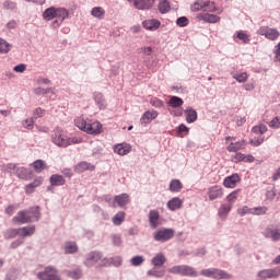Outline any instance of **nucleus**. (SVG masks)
<instances>
[{"mask_svg":"<svg viewBox=\"0 0 280 280\" xmlns=\"http://www.w3.org/2000/svg\"><path fill=\"white\" fill-rule=\"evenodd\" d=\"M26 213L30 218H32V222H38V220H40V208L38 207L27 209Z\"/></svg>","mask_w":280,"mask_h":280,"instance_id":"obj_35","label":"nucleus"},{"mask_svg":"<svg viewBox=\"0 0 280 280\" xmlns=\"http://www.w3.org/2000/svg\"><path fill=\"white\" fill-rule=\"evenodd\" d=\"M74 124L79 130L86 132V135H102V122L94 121L92 124L86 122L84 118H77Z\"/></svg>","mask_w":280,"mask_h":280,"instance_id":"obj_2","label":"nucleus"},{"mask_svg":"<svg viewBox=\"0 0 280 280\" xmlns=\"http://www.w3.org/2000/svg\"><path fill=\"white\" fill-rule=\"evenodd\" d=\"M67 277H69L70 279H82V270L80 268H74L72 270H68L67 271Z\"/></svg>","mask_w":280,"mask_h":280,"instance_id":"obj_43","label":"nucleus"},{"mask_svg":"<svg viewBox=\"0 0 280 280\" xmlns=\"http://www.w3.org/2000/svg\"><path fill=\"white\" fill-rule=\"evenodd\" d=\"M215 12L218 8H215V2L211 1H197L191 7V12Z\"/></svg>","mask_w":280,"mask_h":280,"instance_id":"obj_9","label":"nucleus"},{"mask_svg":"<svg viewBox=\"0 0 280 280\" xmlns=\"http://www.w3.org/2000/svg\"><path fill=\"white\" fill-rule=\"evenodd\" d=\"M126 220V212L119 211L117 212L113 218L112 222L114 226H121L124 224V221Z\"/></svg>","mask_w":280,"mask_h":280,"instance_id":"obj_37","label":"nucleus"},{"mask_svg":"<svg viewBox=\"0 0 280 280\" xmlns=\"http://www.w3.org/2000/svg\"><path fill=\"white\" fill-rule=\"evenodd\" d=\"M252 132H254V135H260V136L266 135V132H268V127L264 124H260L253 127Z\"/></svg>","mask_w":280,"mask_h":280,"instance_id":"obj_46","label":"nucleus"},{"mask_svg":"<svg viewBox=\"0 0 280 280\" xmlns=\"http://www.w3.org/2000/svg\"><path fill=\"white\" fill-rule=\"evenodd\" d=\"M20 231V237H32L36 233V226L35 225H28L24 228H19Z\"/></svg>","mask_w":280,"mask_h":280,"instance_id":"obj_31","label":"nucleus"},{"mask_svg":"<svg viewBox=\"0 0 280 280\" xmlns=\"http://www.w3.org/2000/svg\"><path fill=\"white\" fill-rule=\"evenodd\" d=\"M128 202H130V196H128V194H121V195L115 196L116 207H126Z\"/></svg>","mask_w":280,"mask_h":280,"instance_id":"obj_34","label":"nucleus"},{"mask_svg":"<svg viewBox=\"0 0 280 280\" xmlns=\"http://www.w3.org/2000/svg\"><path fill=\"white\" fill-rule=\"evenodd\" d=\"M150 104L154 106L155 108H161L163 107V101L159 98H151Z\"/></svg>","mask_w":280,"mask_h":280,"instance_id":"obj_64","label":"nucleus"},{"mask_svg":"<svg viewBox=\"0 0 280 280\" xmlns=\"http://www.w3.org/2000/svg\"><path fill=\"white\" fill-rule=\"evenodd\" d=\"M156 117H159V113L156 110H151V112L148 110L142 115V117L140 118V121L142 126H148V124H150L152 119H156Z\"/></svg>","mask_w":280,"mask_h":280,"instance_id":"obj_23","label":"nucleus"},{"mask_svg":"<svg viewBox=\"0 0 280 280\" xmlns=\"http://www.w3.org/2000/svg\"><path fill=\"white\" fill-rule=\"evenodd\" d=\"M268 213V207L259 206L252 208V215H266Z\"/></svg>","mask_w":280,"mask_h":280,"instance_id":"obj_44","label":"nucleus"},{"mask_svg":"<svg viewBox=\"0 0 280 280\" xmlns=\"http://www.w3.org/2000/svg\"><path fill=\"white\" fill-rule=\"evenodd\" d=\"M33 92H34L35 95H47L49 93H51L52 95H56V89H54V88H48V89L35 88L33 90Z\"/></svg>","mask_w":280,"mask_h":280,"instance_id":"obj_40","label":"nucleus"},{"mask_svg":"<svg viewBox=\"0 0 280 280\" xmlns=\"http://www.w3.org/2000/svg\"><path fill=\"white\" fill-rule=\"evenodd\" d=\"M91 14L94 16V19H98V21H102V19H104V15L106 14V11L102 7H94L91 10Z\"/></svg>","mask_w":280,"mask_h":280,"instance_id":"obj_39","label":"nucleus"},{"mask_svg":"<svg viewBox=\"0 0 280 280\" xmlns=\"http://www.w3.org/2000/svg\"><path fill=\"white\" fill-rule=\"evenodd\" d=\"M270 128H279L280 127V117L276 116L271 121H269Z\"/></svg>","mask_w":280,"mask_h":280,"instance_id":"obj_63","label":"nucleus"},{"mask_svg":"<svg viewBox=\"0 0 280 280\" xmlns=\"http://www.w3.org/2000/svg\"><path fill=\"white\" fill-rule=\"evenodd\" d=\"M183 104H185V102L178 96H172L168 101V106H171V108H180Z\"/></svg>","mask_w":280,"mask_h":280,"instance_id":"obj_41","label":"nucleus"},{"mask_svg":"<svg viewBox=\"0 0 280 280\" xmlns=\"http://www.w3.org/2000/svg\"><path fill=\"white\" fill-rule=\"evenodd\" d=\"M156 0H133V5L137 10H150Z\"/></svg>","mask_w":280,"mask_h":280,"instance_id":"obj_16","label":"nucleus"},{"mask_svg":"<svg viewBox=\"0 0 280 280\" xmlns=\"http://www.w3.org/2000/svg\"><path fill=\"white\" fill-rule=\"evenodd\" d=\"M38 280H62L60 273H58V268L55 266H47L43 271L36 273Z\"/></svg>","mask_w":280,"mask_h":280,"instance_id":"obj_6","label":"nucleus"},{"mask_svg":"<svg viewBox=\"0 0 280 280\" xmlns=\"http://www.w3.org/2000/svg\"><path fill=\"white\" fill-rule=\"evenodd\" d=\"M161 214L156 210L149 211V224L152 229H156L160 224Z\"/></svg>","mask_w":280,"mask_h":280,"instance_id":"obj_24","label":"nucleus"},{"mask_svg":"<svg viewBox=\"0 0 280 280\" xmlns=\"http://www.w3.org/2000/svg\"><path fill=\"white\" fill-rule=\"evenodd\" d=\"M33 117L35 119H38V117H45V109L37 107L34 112H33Z\"/></svg>","mask_w":280,"mask_h":280,"instance_id":"obj_62","label":"nucleus"},{"mask_svg":"<svg viewBox=\"0 0 280 280\" xmlns=\"http://www.w3.org/2000/svg\"><path fill=\"white\" fill-rule=\"evenodd\" d=\"M246 148V141H237V142H231L228 147L226 150L228 152H238V150H244Z\"/></svg>","mask_w":280,"mask_h":280,"instance_id":"obj_33","label":"nucleus"},{"mask_svg":"<svg viewBox=\"0 0 280 280\" xmlns=\"http://www.w3.org/2000/svg\"><path fill=\"white\" fill-rule=\"evenodd\" d=\"M234 80H236V82H240V84L246 82L248 80V73L246 72H238L233 74Z\"/></svg>","mask_w":280,"mask_h":280,"instance_id":"obj_49","label":"nucleus"},{"mask_svg":"<svg viewBox=\"0 0 280 280\" xmlns=\"http://www.w3.org/2000/svg\"><path fill=\"white\" fill-rule=\"evenodd\" d=\"M166 207L170 211H176L183 207V201L178 197H174L167 201Z\"/></svg>","mask_w":280,"mask_h":280,"instance_id":"obj_30","label":"nucleus"},{"mask_svg":"<svg viewBox=\"0 0 280 280\" xmlns=\"http://www.w3.org/2000/svg\"><path fill=\"white\" fill-rule=\"evenodd\" d=\"M197 19H199V21H205V23H219L220 21V16L211 13H199Z\"/></svg>","mask_w":280,"mask_h":280,"instance_id":"obj_22","label":"nucleus"},{"mask_svg":"<svg viewBox=\"0 0 280 280\" xmlns=\"http://www.w3.org/2000/svg\"><path fill=\"white\" fill-rule=\"evenodd\" d=\"M231 209H233V206L231 203H223L220 206L218 210V215L221 220H226L229 217V213H231Z\"/></svg>","mask_w":280,"mask_h":280,"instance_id":"obj_27","label":"nucleus"},{"mask_svg":"<svg viewBox=\"0 0 280 280\" xmlns=\"http://www.w3.org/2000/svg\"><path fill=\"white\" fill-rule=\"evenodd\" d=\"M102 200H105L108 207H113V209L117 208V205H115V197L113 198L110 195H106L102 198Z\"/></svg>","mask_w":280,"mask_h":280,"instance_id":"obj_56","label":"nucleus"},{"mask_svg":"<svg viewBox=\"0 0 280 280\" xmlns=\"http://www.w3.org/2000/svg\"><path fill=\"white\" fill-rule=\"evenodd\" d=\"M166 261L167 258L163 253L155 254L154 257L151 259V264L153 265L154 268H161V266H165Z\"/></svg>","mask_w":280,"mask_h":280,"instance_id":"obj_21","label":"nucleus"},{"mask_svg":"<svg viewBox=\"0 0 280 280\" xmlns=\"http://www.w3.org/2000/svg\"><path fill=\"white\" fill-rule=\"evenodd\" d=\"M174 229L172 228H161L160 230L153 233L154 242H161L162 244L165 242H170L174 237Z\"/></svg>","mask_w":280,"mask_h":280,"instance_id":"obj_7","label":"nucleus"},{"mask_svg":"<svg viewBox=\"0 0 280 280\" xmlns=\"http://www.w3.org/2000/svg\"><path fill=\"white\" fill-rule=\"evenodd\" d=\"M43 177H37L33 183L26 185L24 188L25 194H34V189H36V187H40L43 185Z\"/></svg>","mask_w":280,"mask_h":280,"instance_id":"obj_32","label":"nucleus"},{"mask_svg":"<svg viewBox=\"0 0 280 280\" xmlns=\"http://www.w3.org/2000/svg\"><path fill=\"white\" fill-rule=\"evenodd\" d=\"M112 242L114 246H121V244H124V241L121 240V235L119 234H113Z\"/></svg>","mask_w":280,"mask_h":280,"instance_id":"obj_58","label":"nucleus"},{"mask_svg":"<svg viewBox=\"0 0 280 280\" xmlns=\"http://www.w3.org/2000/svg\"><path fill=\"white\" fill-rule=\"evenodd\" d=\"M132 150V147L128 143H121V144H116L114 147V152L116 154H119V156H126V154H130V151Z\"/></svg>","mask_w":280,"mask_h":280,"instance_id":"obj_20","label":"nucleus"},{"mask_svg":"<svg viewBox=\"0 0 280 280\" xmlns=\"http://www.w3.org/2000/svg\"><path fill=\"white\" fill-rule=\"evenodd\" d=\"M93 100L96 106L100 108V110H106V98H104V94L95 92L93 94Z\"/></svg>","mask_w":280,"mask_h":280,"instance_id":"obj_26","label":"nucleus"},{"mask_svg":"<svg viewBox=\"0 0 280 280\" xmlns=\"http://www.w3.org/2000/svg\"><path fill=\"white\" fill-rule=\"evenodd\" d=\"M236 213L244 218V215H253V208H249L248 206H243L236 210Z\"/></svg>","mask_w":280,"mask_h":280,"instance_id":"obj_47","label":"nucleus"},{"mask_svg":"<svg viewBox=\"0 0 280 280\" xmlns=\"http://www.w3.org/2000/svg\"><path fill=\"white\" fill-rule=\"evenodd\" d=\"M201 277H208V279H215V280H230L233 279V275L226 272L225 270L219 268H208L202 269L200 271Z\"/></svg>","mask_w":280,"mask_h":280,"instance_id":"obj_3","label":"nucleus"},{"mask_svg":"<svg viewBox=\"0 0 280 280\" xmlns=\"http://www.w3.org/2000/svg\"><path fill=\"white\" fill-rule=\"evenodd\" d=\"M32 166L34 167L35 172H37L38 174H40V172H43V170L47 167L45 165V161L43 160H36L35 162H33Z\"/></svg>","mask_w":280,"mask_h":280,"instance_id":"obj_48","label":"nucleus"},{"mask_svg":"<svg viewBox=\"0 0 280 280\" xmlns=\"http://www.w3.org/2000/svg\"><path fill=\"white\" fill-rule=\"evenodd\" d=\"M50 141L57 148H69V136L65 135V131L59 127L52 130Z\"/></svg>","mask_w":280,"mask_h":280,"instance_id":"obj_4","label":"nucleus"},{"mask_svg":"<svg viewBox=\"0 0 280 280\" xmlns=\"http://www.w3.org/2000/svg\"><path fill=\"white\" fill-rule=\"evenodd\" d=\"M258 279H279L280 277V267H275L271 269H261L257 272Z\"/></svg>","mask_w":280,"mask_h":280,"instance_id":"obj_12","label":"nucleus"},{"mask_svg":"<svg viewBox=\"0 0 280 280\" xmlns=\"http://www.w3.org/2000/svg\"><path fill=\"white\" fill-rule=\"evenodd\" d=\"M178 27H187L189 25V19L187 16H180L176 20Z\"/></svg>","mask_w":280,"mask_h":280,"instance_id":"obj_55","label":"nucleus"},{"mask_svg":"<svg viewBox=\"0 0 280 280\" xmlns=\"http://www.w3.org/2000/svg\"><path fill=\"white\" fill-rule=\"evenodd\" d=\"M2 7H3L4 10H16V2L5 0L2 3Z\"/></svg>","mask_w":280,"mask_h":280,"instance_id":"obj_57","label":"nucleus"},{"mask_svg":"<svg viewBox=\"0 0 280 280\" xmlns=\"http://www.w3.org/2000/svg\"><path fill=\"white\" fill-rule=\"evenodd\" d=\"M168 272L171 275H180L182 277H198V272L196 271V268L189 266V265H176L168 269Z\"/></svg>","mask_w":280,"mask_h":280,"instance_id":"obj_5","label":"nucleus"},{"mask_svg":"<svg viewBox=\"0 0 280 280\" xmlns=\"http://www.w3.org/2000/svg\"><path fill=\"white\" fill-rule=\"evenodd\" d=\"M12 49L10 43L5 42L4 39L0 38V54H8Z\"/></svg>","mask_w":280,"mask_h":280,"instance_id":"obj_50","label":"nucleus"},{"mask_svg":"<svg viewBox=\"0 0 280 280\" xmlns=\"http://www.w3.org/2000/svg\"><path fill=\"white\" fill-rule=\"evenodd\" d=\"M93 170H95V166L89 162H80L74 167V172H77V174H82V172L86 171L93 172Z\"/></svg>","mask_w":280,"mask_h":280,"instance_id":"obj_28","label":"nucleus"},{"mask_svg":"<svg viewBox=\"0 0 280 280\" xmlns=\"http://www.w3.org/2000/svg\"><path fill=\"white\" fill-rule=\"evenodd\" d=\"M121 264H124V258H121V256H115L110 258L104 257L101 260L100 266L101 267L115 266V268H119Z\"/></svg>","mask_w":280,"mask_h":280,"instance_id":"obj_13","label":"nucleus"},{"mask_svg":"<svg viewBox=\"0 0 280 280\" xmlns=\"http://www.w3.org/2000/svg\"><path fill=\"white\" fill-rule=\"evenodd\" d=\"M42 16L44 21H54L51 25L56 28L62 25L66 19H69V10L62 7H50L43 12Z\"/></svg>","mask_w":280,"mask_h":280,"instance_id":"obj_1","label":"nucleus"},{"mask_svg":"<svg viewBox=\"0 0 280 280\" xmlns=\"http://www.w3.org/2000/svg\"><path fill=\"white\" fill-rule=\"evenodd\" d=\"M16 235H20L19 229H11L5 232L4 237H5V240H14V237H16Z\"/></svg>","mask_w":280,"mask_h":280,"instance_id":"obj_53","label":"nucleus"},{"mask_svg":"<svg viewBox=\"0 0 280 280\" xmlns=\"http://www.w3.org/2000/svg\"><path fill=\"white\" fill-rule=\"evenodd\" d=\"M102 259H104V255L102 254V252L94 250V252H90L85 256V260L83 264L86 268H93V266H97V265L100 268H102L100 266V264L102 262Z\"/></svg>","mask_w":280,"mask_h":280,"instance_id":"obj_8","label":"nucleus"},{"mask_svg":"<svg viewBox=\"0 0 280 280\" xmlns=\"http://www.w3.org/2000/svg\"><path fill=\"white\" fill-rule=\"evenodd\" d=\"M178 137H185V135H189V127H186L185 124H182L177 128ZM185 132V135L183 133Z\"/></svg>","mask_w":280,"mask_h":280,"instance_id":"obj_60","label":"nucleus"},{"mask_svg":"<svg viewBox=\"0 0 280 280\" xmlns=\"http://www.w3.org/2000/svg\"><path fill=\"white\" fill-rule=\"evenodd\" d=\"M22 125L26 130H32V128H34V118H27L23 120Z\"/></svg>","mask_w":280,"mask_h":280,"instance_id":"obj_59","label":"nucleus"},{"mask_svg":"<svg viewBox=\"0 0 280 280\" xmlns=\"http://www.w3.org/2000/svg\"><path fill=\"white\" fill-rule=\"evenodd\" d=\"M183 189V183L179 179H172L170 183V191L173 194L180 191Z\"/></svg>","mask_w":280,"mask_h":280,"instance_id":"obj_42","label":"nucleus"},{"mask_svg":"<svg viewBox=\"0 0 280 280\" xmlns=\"http://www.w3.org/2000/svg\"><path fill=\"white\" fill-rule=\"evenodd\" d=\"M145 261V258L143 256H133L130 260L131 266H141Z\"/></svg>","mask_w":280,"mask_h":280,"instance_id":"obj_54","label":"nucleus"},{"mask_svg":"<svg viewBox=\"0 0 280 280\" xmlns=\"http://www.w3.org/2000/svg\"><path fill=\"white\" fill-rule=\"evenodd\" d=\"M209 200H218L224 196V191L220 186H212L208 190Z\"/></svg>","mask_w":280,"mask_h":280,"instance_id":"obj_17","label":"nucleus"},{"mask_svg":"<svg viewBox=\"0 0 280 280\" xmlns=\"http://www.w3.org/2000/svg\"><path fill=\"white\" fill-rule=\"evenodd\" d=\"M78 250H80V247H78V243L73 241H68L63 245L65 255H75Z\"/></svg>","mask_w":280,"mask_h":280,"instance_id":"obj_19","label":"nucleus"},{"mask_svg":"<svg viewBox=\"0 0 280 280\" xmlns=\"http://www.w3.org/2000/svg\"><path fill=\"white\" fill-rule=\"evenodd\" d=\"M258 36H265L267 40H277L280 36V32L277 28L269 26H260L257 31Z\"/></svg>","mask_w":280,"mask_h":280,"instance_id":"obj_10","label":"nucleus"},{"mask_svg":"<svg viewBox=\"0 0 280 280\" xmlns=\"http://www.w3.org/2000/svg\"><path fill=\"white\" fill-rule=\"evenodd\" d=\"M262 235L266 240H271V242H280V224L266 228L262 231Z\"/></svg>","mask_w":280,"mask_h":280,"instance_id":"obj_11","label":"nucleus"},{"mask_svg":"<svg viewBox=\"0 0 280 280\" xmlns=\"http://www.w3.org/2000/svg\"><path fill=\"white\" fill-rule=\"evenodd\" d=\"M236 37L238 40H242L245 45L250 43V36L246 34L244 31L237 32Z\"/></svg>","mask_w":280,"mask_h":280,"instance_id":"obj_51","label":"nucleus"},{"mask_svg":"<svg viewBox=\"0 0 280 280\" xmlns=\"http://www.w3.org/2000/svg\"><path fill=\"white\" fill-rule=\"evenodd\" d=\"M15 224H30L32 223V217L27 214V210H21L13 218Z\"/></svg>","mask_w":280,"mask_h":280,"instance_id":"obj_14","label":"nucleus"},{"mask_svg":"<svg viewBox=\"0 0 280 280\" xmlns=\"http://www.w3.org/2000/svg\"><path fill=\"white\" fill-rule=\"evenodd\" d=\"M142 27H144V30H149L150 32H155V30L161 27V21L156 19L145 20L142 22Z\"/></svg>","mask_w":280,"mask_h":280,"instance_id":"obj_18","label":"nucleus"},{"mask_svg":"<svg viewBox=\"0 0 280 280\" xmlns=\"http://www.w3.org/2000/svg\"><path fill=\"white\" fill-rule=\"evenodd\" d=\"M241 191H242L241 189H236V190L232 191L231 194H229L226 196L228 202H230V205H233V202H235V200H237V196H240Z\"/></svg>","mask_w":280,"mask_h":280,"instance_id":"obj_52","label":"nucleus"},{"mask_svg":"<svg viewBox=\"0 0 280 280\" xmlns=\"http://www.w3.org/2000/svg\"><path fill=\"white\" fill-rule=\"evenodd\" d=\"M159 10L161 14H167V12L172 10V8L170 7V2H167V0H160Z\"/></svg>","mask_w":280,"mask_h":280,"instance_id":"obj_45","label":"nucleus"},{"mask_svg":"<svg viewBox=\"0 0 280 280\" xmlns=\"http://www.w3.org/2000/svg\"><path fill=\"white\" fill-rule=\"evenodd\" d=\"M264 141H265V137L264 136H259L258 138H254L253 140H250V143L255 148H259V145H261V143H264Z\"/></svg>","mask_w":280,"mask_h":280,"instance_id":"obj_61","label":"nucleus"},{"mask_svg":"<svg viewBox=\"0 0 280 280\" xmlns=\"http://www.w3.org/2000/svg\"><path fill=\"white\" fill-rule=\"evenodd\" d=\"M49 183L51 187H62L67 180H65V177L59 174H54L49 177Z\"/></svg>","mask_w":280,"mask_h":280,"instance_id":"obj_29","label":"nucleus"},{"mask_svg":"<svg viewBox=\"0 0 280 280\" xmlns=\"http://www.w3.org/2000/svg\"><path fill=\"white\" fill-rule=\"evenodd\" d=\"M148 277H154L155 279H163L165 277V270H159L156 267L147 271Z\"/></svg>","mask_w":280,"mask_h":280,"instance_id":"obj_38","label":"nucleus"},{"mask_svg":"<svg viewBox=\"0 0 280 280\" xmlns=\"http://www.w3.org/2000/svg\"><path fill=\"white\" fill-rule=\"evenodd\" d=\"M15 175L18 176V178H21L22 180H30L32 178V171L30 168L20 166L16 168Z\"/></svg>","mask_w":280,"mask_h":280,"instance_id":"obj_25","label":"nucleus"},{"mask_svg":"<svg viewBox=\"0 0 280 280\" xmlns=\"http://www.w3.org/2000/svg\"><path fill=\"white\" fill-rule=\"evenodd\" d=\"M185 114L187 124H194L198 119V113L191 107H187Z\"/></svg>","mask_w":280,"mask_h":280,"instance_id":"obj_36","label":"nucleus"},{"mask_svg":"<svg viewBox=\"0 0 280 280\" xmlns=\"http://www.w3.org/2000/svg\"><path fill=\"white\" fill-rule=\"evenodd\" d=\"M240 180L241 178L238 174H232L231 176L224 178L223 186L226 187V189H235Z\"/></svg>","mask_w":280,"mask_h":280,"instance_id":"obj_15","label":"nucleus"}]
</instances>
